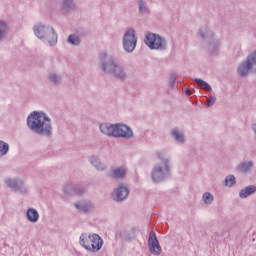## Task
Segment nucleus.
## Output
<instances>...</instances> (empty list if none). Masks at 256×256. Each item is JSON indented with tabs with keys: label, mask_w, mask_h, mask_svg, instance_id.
Segmentation results:
<instances>
[{
	"label": "nucleus",
	"mask_w": 256,
	"mask_h": 256,
	"mask_svg": "<svg viewBox=\"0 0 256 256\" xmlns=\"http://www.w3.org/2000/svg\"><path fill=\"white\" fill-rule=\"evenodd\" d=\"M27 127L35 135L51 139L53 137V120L45 111H32L26 120Z\"/></svg>",
	"instance_id": "nucleus-1"
},
{
	"label": "nucleus",
	"mask_w": 256,
	"mask_h": 256,
	"mask_svg": "<svg viewBox=\"0 0 256 256\" xmlns=\"http://www.w3.org/2000/svg\"><path fill=\"white\" fill-rule=\"evenodd\" d=\"M99 69L104 75H109L113 79L118 81H127L129 79V74L125 68L119 65L117 57L113 54L107 52H101L99 55Z\"/></svg>",
	"instance_id": "nucleus-2"
},
{
	"label": "nucleus",
	"mask_w": 256,
	"mask_h": 256,
	"mask_svg": "<svg viewBox=\"0 0 256 256\" xmlns=\"http://www.w3.org/2000/svg\"><path fill=\"white\" fill-rule=\"evenodd\" d=\"M158 163L151 170V179L153 183H161L171 177V155L167 151L156 152Z\"/></svg>",
	"instance_id": "nucleus-3"
},
{
	"label": "nucleus",
	"mask_w": 256,
	"mask_h": 256,
	"mask_svg": "<svg viewBox=\"0 0 256 256\" xmlns=\"http://www.w3.org/2000/svg\"><path fill=\"white\" fill-rule=\"evenodd\" d=\"M102 135L114 139H133V130L123 123H102L99 126Z\"/></svg>",
	"instance_id": "nucleus-4"
},
{
	"label": "nucleus",
	"mask_w": 256,
	"mask_h": 256,
	"mask_svg": "<svg viewBox=\"0 0 256 256\" xmlns=\"http://www.w3.org/2000/svg\"><path fill=\"white\" fill-rule=\"evenodd\" d=\"M33 33L35 37L40 39L45 45H48V47H55L57 45L58 36L54 27L36 24L33 26Z\"/></svg>",
	"instance_id": "nucleus-5"
},
{
	"label": "nucleus",
	"mask_w": 256,
	"mask_h": 256,
	"mask_svg": "<svg viewBox=\"0 0 256 256\" xmlns=\"http://www.w3.org/2000/svg\"><path fill=\"white\" fill-rule=\"evenodd\" d=\"M199 36L202 41H206V51L212 57H217L219 51H221V40L215 37V32L209 29V27H202L199 31Z\"/></svg>",
	"instance_id": "nucleus-6"
},
{
	"label": "nucleus",
	"mask_w": 256,
	"mask_h": 256,
	"mask_svg": "<svg viewBox=\"0 0 256 256\" xmlns=\"http://www.w3.org/2000/svg\"><path fill=\"white\" fill-rule=\"evenodd\" d=\"M144 43L151 51H167V39L159 34L147 32Z\"/></svg>",
	"instance_id": "nucleus-7"
},
{
	"label": "nucleus",
	"mask_w": 256,
	"mask_h": 256,
	"mask_svg": "<svg viewBox=\"0 0 256 256\" xmlns=\"http://www.w3.org/2000/svg\"><path fill=\"white\" fill-rule=\"evenodd\" d=\"M239 77H249L250 73H256V50L251 52L237 67Z\"/></svg>",
	"instance_id": "nucleus-8"
},
{
	"label": "nucleus",
	"mask_w": 256,
	"mask_h": 256,
	"mask_svg": "<svg viewBox=\"0 0 256 256\" xmlns=\"http://www.w3.org/2000/svg\"><path fill=\"white\" fill-rule=\"evenodd\" d=\"M122 47L125 53H133L137 47V36H135V29L129 28L123 35Z\"/></svg>",
	"instance_id": "nucleus-9"
},
{
	"label": "nucleus",
	"mask_w": 256,
	"mask_h": 256,
	"mask_svg": "<svg viewBox=\"0 0 256 256\" xmlns=\"http://www.w3.org/2000/svg\"><path fill=\"white\" fill-rule=\"evenodd\" d=\"M148 248L149 252L152 255L159 256L161 255V245L159 244V240L157 239V234L154 231H151L148 238Z\"/></svg>",
	"instance_id": "nucleus-10"
},
{
	"label": "nucleus",
	"mask_w": 256,
	"mask_h": 256,
	"mask_svg": "<svg viewBox=\"0 0 256 256\" xmlns=\"http://www.w3.org/2000/svg\"><path fill=\"white\" fill-rule=\"evenodd\" d=\"M129 197V188L120 184L116 189H114V193L112 194V199L116 203H123L125 199Z\"/></svg>",
	"instance_id": "nucleus-11"
},
{
	"label": "nucleus",
	"mask_w": 256,
	"mask_h": 256,
	"mask_svg": "<svg viewBox=\"0 0 256 256\" xmlns=\"http://www.w3.org/2000/svg\"><path fill=\"white\" fill-rule=\"evenodd\" d=\"M4 183H6L10 189H13V191L23 194L27 193V186H25V182L23 180L6 178Z\"/></svg>",
	"instance_id": "nucleus-12"
},
{
	"label": "nucleus",
	"mask_w": 256,
	"mask_h": 256,
	"mask_svg": "<svg viewBox=\"0 0 256 256\" xmlns=\"http://www.w3.org/2000/svg\"><path fill=\"white\" fill-rule=\"evenodd\" d=\"M47 81L51 87H61L63 85V74L51 71L47 75Z\"/></svg>",
	"instance_id": "nucleus-13"
},
{
	"label": "nucleus",
	"mask_w": 256,
	"mask_h": 256,
	"mask_svg": "<svg viewBox=\"0 0 256 256\" xmlns=\"http://www.w3.org/2000/svg\"><path fill=\"white\" fill-rule=\"evenodd\" d=\"M74 207H76V209L82 213H91V211L95 209V204L91 200H82L76 202Z\"/></svg>",
	"instance_id": "nucleus-14"
},
{
	"label": "nucleus",
	"mask_w": 256,
	"mask_h": 256,
	"mask_svg": "<svg viewBox=\"0 0 256 256\" xmlns=\"http://www.w3.org/2000/svg\"><path fill=\"white\" fill-rule=\"evenodd\" d=\"M88 161L96 171H105L107 169V165H105L97 155L89 156Z\"/></svg>",
	"instance_id": "nucleus-15"
},
{
	"label": "nucleus",
	"mask_w": 256,
	"mask_h": 256,
	"mask_svg": "<svg viewBox=\"0 0 256 256\" xmlns=\"http://www.w3.org/2000/svg\"><path fill=\"white\" fill-rule=\"evenodd\" d=\"M101 247H103V239H101L98 234H92V253H97V251H101Z\"/></svg>",
	"instance_id": "nucleus-16"
},
{
	"label": "nucleus",
	"mask_w": 256,
	"mask_h": 256,
	"mask_svg": "<svg viewBox=\"0 0 256 256\" xmlns=\"http://www.w3.org/2000/svg\"><path fill=\"white\" fill-rule=\"evenodd\" d=\"M255 193H256V186L249 185V186H246L244 189L240 190L239 197H240V199H247V197H249Z\"/></svg>",
	"instance_id": "nucleus-17"
},
{
	"label": "nucleus",
	"mask_w": 256,
	"mask_h": 256,
	"mask_svg": "<svg viewBox=\"0 0 256 256\" xmlns=\"http://www.w3.org/2000/svg\"><path fill=\"white\" fill-rule=\"evenodd\" d=\"M92 241L93 235L85 236V234H82L80 236V245L87 251H91Z\"/></svg>",
	"instance_id": "nucleus-18"
},
{
	"label": "nucleus",
	"mask_w": 256,
	"mask_h": 256,
	"mask_svg": "<svg viewBox=\"0 0 256 256\" xmlns=\"http://www.w3.org/2000/svg\"><path fill=\"white\" fill-rule=\"evenodd\" d=\"M138 5V13L140 15H149L151 13V9H149V5L145 0H137Z\"/></svg>",
	"instance_id": "nucleus-19"
},
{
	"label": "nucleus",
	"mask_w": 256,
	"mask_h": 256,
	"mask_svg": "<svg viewBox=\"0 0 256 256\" xmlns=\"http://www.w3.org/2000/svg\"><path fill=\"white\" fill-rule=\"evenodd\" d=\"M26 217L30 223H37L39 221V212L35 208H28Z\"/></svg>",
	"instance_id": "nucleus-20"
},
{
	"label": "nucleus",
	"mask_w": 256,
	"mask_h": 256,
	"mask_svg": "<svg viewBox=\"0 0 256 256\" xmlns=\"http://www.w3.org/2000/svg\"><path fill=\"white\" fill-rule=\"evenodd\" d=\"M253 169V161L248 162H241L236 167V171H239L240 173H249Z\"/></svg>",
	"instance_id": "nucleus-21"
},
{
	"label": "nucleus",
	"mask_w": 256,
	"mask_h": 256,
	"mask_svg": "<svg viewBox=\"0 0 256 256\" xmlns=\"http://www.w3.org/2000/svg\"><path fill=\"white\" fill-rule=\"evenodd\" d=\"M63 191L66 197H72V195H75V183L73 181L66 182Z\"/></svg>",
	"instance_id": "nucleus-22"
},
{
	"label": "nucleus",
	"mask_w": 256,
	"mask_h": 256,
	"mask_svg": "<svg viewBox=\"0 0 256 256\" xmlns=\"http://www.w3.org/2000/svg\"><path fill=\"white\" fill-rule=\"evenodd\" d=\"M7 35H9V26L7 22L0 20V42L5 41Z\"/></svg>",
	"instance_id": "nucleus-23"
},
{
	"label": "nucleus",
	"mask_w": 256,
	"mask_h": 256,
	"mask_svg": "<svg viewBox=\"0 0 256 256\" xmlns=\"http://www.w3.org/2000/svg\"><path fill=\"white\" fill-rule=\"evenodd\" d=\"M172 137L178 143H185V132L179 130L178 128H174L171 132Z\"/></svg>",
	"instance_id": "nucleus-24"
},
{
	"label": "nucleus",
	"mask_w": 256,
	"mask_h": 256,
	"mask_svg": "<svg viewBox=\"0 0 256 256\" xmlns=\"http://www.w3.org/2000/svg\"><path fill=\"white\" fill-rule=\"evenodd\" d=\"M137 228H132L130 230L123 231V237L126 241H133L137 238Z\"/></svg>",
	"instance_id": "nucleus-25"
},
{
	"label": "nucleus",
	"mask_w": 256,
	"mask_h": 256,
	"mask_svg": "<svg viewBox=\"0 0 256 256\" xmlns=\"http://www.w3.org/2000/svg\"><path fill=\"white\" fill-rule=\"evenodd\" d=\"M75 9V2L73 0H63L62 1V12L69 13Z\"/></svg>",
	"instance_id": "nucleus-26"
},
{
	"label": "nucleus",
	"mask_w": 256,
	"mask_h": 256,
	"mask_svg": "<svg viewBox=\"0 0 256 256\" xmlns=\"http://www.w3.org/2000/svg\"><path fill=\"white\" fill-rule=\"evenodd\" d=\"M112 175L114 179H125V175H127V171L123 167H118L112 170Z\"/></svg>",
	"instance_id": "nucleus-27"
},
{
	"label": "nucleus",
	"mask_w": 256,
	"mask_h": 256,
	"mask_svg": "<svg viewBox=\"0 0 256 256\" xmlns=\"http://www.w3.org/2000/svg\"><path fill=\"white\" fill-rule=\"evenodd\" d=\"M67 43H69V45H73L74 47H79V45H81V38H79V36L76 34H70L67 38Z\"/></svg>",
	"instance_id": "nucleus-28"
},
{
	"label": "nucleus",
	"mask_w": 256,
	"mask_h": 256,
	"mask_svg": "<svg viewBox=\"0 0 256 256\" xmlns=\"http://www.w3.org/2000/svg\"><path fill=\"white\" fill-rule=\"evenodd\" d=\"M9 153V144L0 140V159Z\"/></svg>",
	"instance_id": "nucleus-29"
},
{
	"label": "nucleus",
	"mask_w": 256,
	"mask_h": 256,
	"mask_svg": "<svg viewBox=\"0 0 256 256\" xmlns=\"http://www.w3.org/2000/svg\"><path fill=\"white\" fill-rule=\"evenodd\" d=\"M195 83H198V85H202L204 91H207L208 93H211V91H213V88H211V85H209V83H207L204 80H201L200 78H195L194 79Z\"/></svg>",
	"instance_id": "nucleus-30"
},
{
	"label": "nucleus",
	"mask_w": 256,
	"mask_h": 256,
	"mask_svg": "<svg viewBox=\"0 0 256 256\" xmlns=\"http://www.w3.org/2000/svg\"><path fill=\"white\" fill-rule=\"evenodd\" d=\"M224 181H225V187H235V183H237L235 175L226 176Z\"/></svg>",
	"instance_id": "nucleus-31"
},
{
	"label": "nucleus",
	"mask_w": 256,
	"mask_h": 256,
	"mask_svg": "<svg viewBox=\"0 0 256 256\" xmlns=\"http://www.w3.org/2000/svg\"><path fill=\"white\" fill-rule=\"evenodd\" d=\"M202 199L205 205H211V203L215 201V197H213V194H211V192H205L202 196Z\"/></svg>",
	"instance_id": "nucleus-32"
},
{
	"label": "nucleus",
	"mask_w": 256,
	"mask_h": 256,
	"mask_svg": "<svg viewBox=\"0 0 256 256\" xmlns=\"http://www.w3.org/2000/svg\"><path fill=\"white\" fill-rule=\"evenodd\" d=\"M86 192L87 190L85 189V187L75 184L74 195H84V193Z\"/></svg>",
	"instance_id": "nucleus-33"
},
{
	"label": "nucleus",
	"mask_w": 256,
	"mask_h": 256,
	"mask_svg": "<svg viewBox=\"0 0 256 256\" xmlns=\"http://www.w3.org/2000/svg\"><path fill=\"white\" fill-rule=\"evenodd\" d=\"M217 102V98L215 96H211L207 100V107H213V104Z\"/></svg>",
	"instance_id": "nucleus-34"
},
{
	"label": "nucleus",
	"mask_w": 256,
	"mask_h": 256,
	"mask_svg": "<svg viewBox=\"0 0 256 256\" xmlns=\"http://www.w3.org/2000/svg\"><path fill=\"white\" fill-rule=\"evenodd\" d=\"M122 237H123V232L117 231L115 234V239L119 240V239H122Z\"/></svg>",
	"instance_id": "nucleus-35"
},
{
	"label": "nucleus",
	"mask_w": 256,
	"mask_h": 256,
	"mask_svg": "<svg viewBox=\"0 0 256 256\" xmlns=\"http://www.w3.org/2000/svg\"><path fill=\"white\" fill-rule=\"evenodd\" d=\"M175 80H169V82H168V85H169V87H170V89H175Z\"/></svg>",
	"instance_id": "nucleus-36"
},
{
	"label": "nucleus",
	"mask_w": 256,
	"mask_h": 256,
	"mask_svg": "<svg viewBox=\"0 0 256 256\" xmlns=\"http://www.w3.org/2000/svg\"><path fill=\"white\" fill-rule=\"evenodd\" d=\"M170 80L177 81V74H172Z\"/></svg>",
	"instance_id": "nucleus-37"
},
{
	"label": "nucleus",
	"mask_w": 256,
	"mask_h": 256,
	"mask_svg": "<svg viewBox=\"0 0 256 256\" xmlns=\"http://www.w3.org/2000/svg\"><path fill=\"white\" fill-rule=\"evenodd\" d=\"M185 93H186V95H188V97H189L190 95H192L191 90H189V89H186V90H185Z\"/></svg>",
	"instance_id": "nucleus-38"
},
{
	"label": "nucleus",
	"mask_w": 256,
	"mask_h": 256,
	"mask_svg": "<svg viewBox=\"0 0 256 256\" xmlns=\"http://www.w3.org/2000/svg\"><path fill=\"white\" fill-rule=\"evenodd\" d=\"M252 131H253V133H255V135H256V124H253V125H252Z\"/></svg>",
	"instance_id": "nucleus-39"
}]
</instances>
